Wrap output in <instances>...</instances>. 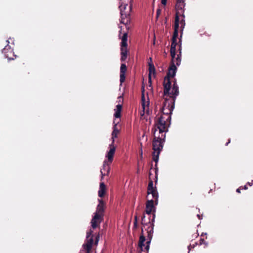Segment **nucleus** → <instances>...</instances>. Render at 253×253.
<instances>
[{"instance_id": "c9c22d12", "label": "nucleus", "mask_w": 253, "mask_h": 253, "mask_svg": "<svg viewBox=\"0 0 253 253\" xmlns=\"http://www.w3.org/2000/svg\"><path fill=\"white\" fill-rule=\"evenodd\" d=\"M99 236L98 235L96 237V239H95V244H97L98 240H99Z\"/></svg>"}, {"instance_id": "0eeeda50", "label": "nucleus", "mask_w": 253, "mask_h": 253, "mask_svg": "<svg viewBox=\"0 0 253 253\" xmlns=\"http://www.w3.org/2000/svg\"><path fill=\"white\" fill-rule=\"evenodd\" d=\"M127 6V4H125L123 7V5H121L119 6L121 11V23L124 24H127L130 22V12L131 9V5L129 6L128 11L126 12L125 9L126 7Z\"/></svg>"}, {"instance_id": "dca6fc26", "label": "nucleus", "mask_w": 253, "mask_h": 253, "mask_svg": "<svg viewBox=\"0 0 253 253\" xmlns=\"http://www.w3.org/2000/svg\"><path fill=\"white\" fill-rule=\"evenodd\" d=\"M179 17L177 14H175L174 25V32L173 36H178V29L179 27Z\"/></svg>"}, {"instance_id": "f03ea898", "label": "nucleus", "mask_w": 253, "mask_h": 253, "mask_svg": "<svg viewBox=\"0 0 253 253\" xmlns=\"http://www.w3.org/2000/svg\"><path fill=\"white\" fill-rule=\"evenodd\" d=\"M154 201L153 200H148L146 204L145 213L148 215V219H145V215H143L142 217L141 224L143 228H145L148 234V229L150 227L153 228V233L154 232V222L155 221V214L154 213L151 214L152 212H155V209L154 206Z\"/></svg>"}, {"instance_id": "58836bf2", "label": "nucleus", "mask_w": 253, "mask_h": 253, "mask_svg": "<svg viewBox=\"0 0 253 253\" xmlns=\"http://www.w3.org/2000/svg\"><path fill=\"white\" fill-rule=\"evenodd\" d=\"M197 217H198V218H199V219H202V218H201V216L200 215H199V214H197Z\"/></svg>"}, {"instance_id": "4c0bfd02", "label": "nucleus", "mask_w": 253, "mask_h": 253, "mask_svg": "<svg viewBox=\"0 0 253 253\" xmlns=\"http://www.w3.org/2000/svg\"><path fill=\"white\" fill-rule=\"evenodd\" d=\"M178 51H179V53H180V51L181 52V43H180V44L179 45Z\"/></svg>"}, {"instance_id": "4be33fe9", "label": "nucleus", "mask_w": 253, "mask_h": 253, "mask_svg": "<svg viewBox=\"0 0 253 253\" xmlns=\"http://www.w3.org/2000/svg\"><path fill=\"white\" fill-rule=\"evenodd\" d=\"M122 42L121 43V46L127 47V34L125 33L123 34L122 37Z\"/></svg>"}, {"instance_id": "a211bd4d", "label": "nucleus", "mask_w": 253, "mask_h": 253, "mask_svg": "<svg viewBox=\"0 0 253 253\" xmlns=\"http://www.w3.org/2000/svg\"><path fill=\"white\" fill-rule=\"evenodd\" d=\"M106 187L104 182H101L99 185V189L98 191V196L99 197H103L106 193Z\"/></svg>"}, {"instance_id": "9b49d317", "label": "nucleus", "mask_w": 253, "mask_h": 253, "mask_svg": "<svg viewBox=\"0 0 253 253\" xmlns=\"http://www.w3.org/2000/svg\"><path fill=\"white\" fill-rule=\"evenodd\" d=\"M185 6V4L183 0H177L176 4L175 5V9L176 10V12L175 14H177L179 16L183 17L185 18V15L184 14V7Z\"/></svg>"}, {"instance_id": "6e6552de", "label": "nucleus", "mask_w": 253, "mask_h": 253, "mask_svg": "<svg viewBox=\"0 0 253 253\" xmlns=\"http://www.w3.org/2000/svg\"><path fill=\"white\" fill-rule=\"evenodd\" d=\"M92 232L93 231L91 230L87 232L85 243L83 245V247L86 251V253H89L92 249L93 243V239L92 236Z\"/></svg>"}, {"instance_id": "20e7f679", "label": "nucleus", "mask_w": 253, "mask_h": 253, "mask_svg": "<svg viewBox=\"0 0 253 253\" xmlns=\"http://www.w3.org/2000/svg\"><path fill=\"white\" fill-rule=\"evenodd\" d=\"M146 237L147 238L146 239V237L143 234V229L142 228L141 229V233L139 237L138 245V247L140 248V251L141 252L145 250V253H148L150 249V245L153 238L152 227H150L149 229H148V235Z\"/></svg>"}, {"instance_id": "39448f33", "label": "nucleus", "mask_w": 253, "mask_h": 253, "mask_svg": "<svg viewBox=\"0 0 253 253\" xmlns=\"http://www.w3.org/2000/svg\"><path fill=\"white\" fill-rule=\"evenodd\" d=\"M98 201L99 204L97 206L96 212L91 221V226L93 229L99 226L103 220L105 204L102 199H99Z\"/></svg>"}, {"instance_id": "79ce46f5", "label": "nucleus", "mask_w": 253, "mask_h": 253, "mask_svg": "<svg viewBox=\"0 0 253 253\" xmlns=\"http://www.w3.org/2000/svg\"><path fill=\"white\" fill-rule=\"evenodd\" d=\"M230 142V139L228 140V142L226 144V145H227Z\"/></svg>"}, {"instance_id": "473e14b6", "label": "nucleus", "mask_w": 253, "mask_h": 253, "mask_svg": "<svg viewBox=\"0 0 253 253\" xmlns=\"http://www.w3.org/2000/svg\"><path fill=\"white\" fill-rule=\"evenodd\" d=\"M161 13V10L160 9H158L157 10V13H156V18L158 19L160 14Z\"/></svg>"}, {"instance_id": "2eb2a0df", "label": "nucleus", "mask_w": 253, "mask_h": 253, "mask_svg": "<svg viewBox=\"0 0 253 253\" xmlns=\"http://www.w3.org/2000/svg\"><path fill=\"white\" fill-rule=\"evenodd\" d=\"M127 71V67L125 64H122L120 68V81L121 84L124 83L126 79L125 74Z\"/></svg>"}, {"instance_id": "7ed1b4c3", "label": "nucleus", "mask_w": 253, "mask_h": 253, "mask_svg": "<svg viewBox=\"0 0 253 253\" xmlns=\"http://www.w3.org/2000/svg\"><path fill=\"white\" fill-rule=\"evenodd\" d=\"M162 115L156 121L155 126L160 129V132L164 131V129L168 128L170 124L171 115L173 110L162 108Z\"/></svg>"}, {"instance_id": "ddd939ff", "label": "nucleus", "mask_w": 253, "mask_h": 253, "mask_svg": "<svg viewBox=\"0 0 253 253\" xmlns=\"http://www.w3.org/2000/svg\"><path fill=\"white\" fill-rule=\"evenodd\" d=\"M109 162H107V160H105L103 162V169H101L100 172L102 175V179L103 176L105 175H108L110 170V165Z\"/></svg>"}, {"instance_id": "5701e85b", "label": "nucleus", "mask_w": 253, "mask_h": 253, "mask_svg": "<svg viewBox=\"0 0 253 253\" xmlns=\"http://www.w3.org/2000/svg\"><path fill=\"white\" fill-rule=\"evenodd\" d=\"M182 17V18L180 20V21L179 20V24H180V33H181V35H180V38H179V42H181L183 29L185 25L184 18H183V17Z\"/></svg>"}, {"instance_id": "f704fd0d", "label": "nucleus", "mask_w": 253, "mask_h": 253, "mask_svg": "<svg viewBox=\"0 0 253 253\" xmlns=\"http://www.w3.org/2000/svg\"><path fill=\"white\" fill-rule=\"evenodd\" d=\"M167 0H161V3L163 5H165L167 3Z\"/></svg>"}, {"instance_id": "f257e3e1", "label": "nucleus", "mask_w": 253, "mask_h": 253, "mask_svg": "<svg viewBox=\"0 0 253 253\" xmlns=\"http://www.w3.org/2000/svg\"><path fill=\"white\" fill-rule=\"evenodd\" d=\"M164 131L160 132L155 126L152 129V133H153L154 138L152 141L153 160L157 164L159 160V155L164 147L165 142L166 133L168 131V128H165Z\"/></svg>"}, {"instance_id": "393cba45", "label": "nucleus", "mask_w": 253, "mask_h": 253, "mask_svg": "<svg viewBox=\"0 0 253 253\" xmlns=\"http://www.w3.org/2000/svg\"><path fill=\"white\" fill-rule=\"evenodd\" d=\"M177 37H178L177 36H173L172 35L170 49H176V46L177 45Z\"/></svg>"}, {"instance_id": "b1692460", "label": "nucleus", "mask_w": 253, "mask_h": 253, "mask_svg": "<svg viewBox=\"0 0 253 253\" xmlns=\"http://www.w3.org/2000/svg\"><path fill=\"white\" fill-rule=\"evenodd\" d=\"M119 133V129L117 127V124H115L113 126V130L112 133V140H114L115 138L117 137L118 134Z\"/></svg>"}, {"instance_id": "1a4fd4ad", "label": "nucleus", "mask_w": 253, "mask_h": 253, "mask_svg": "<svg viewBox=\"0 0 253 253\" xmlns=\"http://www.w3.org/2000/svg\"><path fill=\"white\" fill-rule=\"evenodd\" d=\"M171 83L170 80V78H168V77H165L164 80L163 85H164V94L163 96H170L171 94V92L170 93L169 91L171 88Z\"/></svg>"}, {"instance_id": "bb28decb", "label": "nucleus", "mask_w": 253, "mask_h": 253, "mask_svg": "<svg viewBox=\"0 0 253 253\" xmlns=\"http://www.w3.org/2000/svg\"><path fill=\"white\" fill-rule=\"evenodd\" d=\"M170 55L171 56V63H174V58L175 57L176 55V49H170Z\"/></svg>"}, {"instance_id": "423d86ee", "label": "nucleus", "mask_w": 253, "mask_h": 253, "mask_svg": "<svg viewBox=\"0 0 253 253\" xmlns=\"http://www.w3.org/2000/svg\"><path fill=\"white\" fill-rule=\"evenodd\" d=\"M171 94V95L169 96V98H167V97L165 98V101L163 103L162 108L170 109V110H173L174 108L176 97L179 94L178 86L175 80L173 84Z\"/></svg>"}, {"instance_id": "9d476101", "label": "nucleus", "mask_w": 253, "mask_h": 253, "mask_svg": "<svg viewBox=\"0 0 253 253\" xmlns=\"http://www.w3.org/2000/svg\"><path fill=\"white\" fill-rule=\"evenodd\" d=\"M2 53L8 60H14L16 55L14 54L13 49L9 45H6L2 50Z\"/></svg>"}, {"instance_id": "6ab92c4d", "label": "nucleus", "mask_w": 253, "mask_h": 253, "mask_svg": "<svg viewBox=\"0 0 253 253\" xmlns=\"http://www.w3.org/2000/svg\"><path fill=\"white\" fill-rule=\"evenodd\" d=\"M149 66V83H151V74H155L156 70L153 62H148Z\"/></svg>"}, {"instance_id": "aec40b11", "label": "nucleus", "mask_w": 253, "mask_h": 253, "mask_svg": "<svg viewBox=\"0 0 253 253\" xmlns=\"http://www.w3.org/2000/svg\"><path fill=\"white\" fill-rule=\"evenodd\" d=\"M121 61L122 62L125 61L126 60L127 55V47H121Z\"/></svg>"}, {"instance_id": "a878e982", "label": "nucleus", "mask_w": 253, "mask_h": 253, "mask_svg": "<svg viewBox=\"0 0 253 253\" xmlns=\"http://www.w3.org/2000/svg\"><path fill=\"white\" fill-rule=\"evenodd\" d=\"M181 51H180V53L177 54V57L174 58V64L177 66H179L181 62Z\"/></svg>"}, {"instance_id": "f3484780", "label": "nucleus", "mask_w": 253, "mask_h": 253, "mask_svg": "<svg viewBox=\"0 0 253 253\" xmlns=\"http://www.w3.org/2000/svg\"><path fill=\"white\" fill-rule=\"evenodd\" d=\"M147 194H152L153 198L155 200V204H158V193L156 188L154 189H147Z\"/></svg>"}, {"instance_id": "4468645a", "label": "nucleus", "mask_w": 253, "mask_h": 253, "mask_svg": "<svg viewBox=\"0 0 253 253\" xmlns=\"http://www.w3.org/2000/svg\"><path fill=\"white\" fill-rule=\"evenodd\" d=\"M176 70L177 68L176 65L174 64V63H170V65L169 68L168 72L166 77H168V78H170L174 77L175 75Z\"/></svg>"}, {"instance_id": "7c9ffc66", "label": "nucleus", "mask_w": 253, "mask_h": 253, "mask_svg": "<svg viewBox=\"0 0 253 253\" xmlns=\"http://www.w3.org/2000/svg\"><path fill=\"white\" fill-rule=\"evenodd\" d=\"M6 42H7V45H9V43L14 44V40L13 39L9 38L8 40L6 41Z\"/></svg>"}, {"instance_id": "cd10ccee", "label": "nucleus", "mask_w": 253, "mask_h": 253, "mask_svg": "<svg viewBox=\"0 0 253 253\" xmlns=\"http://www.w3.org/2000/svg\"><path fill=\"white\" fill-rule=\"evenodd\" d=\"M156 188V187H153V182L152 180H150L149 182L147 189H154Z\"/></svg>"}, {"instance_id": "c03bdc74", "label": "nucleus", "mask_w": 253, "mask_h": 253, "mask_svg": "<svg viewBox=\"0 0 253 253\" xmlns=\"http://www.w3.org/2000/svg\"><path fill=\"white\" fill-rule=\"evenodd\" d=\"M167 18H166V21H165V23H167Z\"/></svg>"}, {"instance_id": "e433bc0d", "label": "nucleus", "mask_w": 253, "mask_h": 253, "mask_svg": "<svg viewBox=\"0 0 253 253\" xmlns=\"http://www.w3.org/2000/svg\"><path fill=\"white\" fill-rule=\"evenodd\" d=\"M242 186H240L239 188H238L236 190L237 192L240 193V190L242 189Z\"/></svg>"}, {"instance_id": "ea45409f", "label": "nucleus", "mask_w": 253, "mask_h": 253, "mask_svg": "<svg viewBox=\"0 0 253 253\" xmlns=\"http://www.w3.org/2000/svg\"><path fill=\"white\" fill-rule=\"evenodd\" d=\"M149 61H149L148 62H152V58H151V57H150V58H149Z\"/></svg>"}, {"instance_id": "f8f14e48", "label": "nucleus", "mask_w": 253, "mask_h": 253, "mask_svg": "<svg viewBox=\"0 0 253 253\" xmlns=\"http://www.w3.org/2000/svg\"><path fill=\"white\" fill-rule=\"evenodd\" d=\"M116 151V147L114 146V140H112L111 144L109 145V151L108 152L106 157L107 158V162L111 164L113 160L114 156Z\"/></svg>"}, {"instance_id": "c85d7f7f", "label": "nucleus", "mask_w": 253, "mask_h": 253, "mask_svg": "<svg viewBox=\"0 0 253 253\" xmlns=\"http://www.w3.org/2000/svg\"><path fill=\"white\" fill-rule=\"evenodd\" d=\"M142 106L143 110L144 111L145 110V97H144V95L143 94L142 95Z\"/></svg>"}, {"instance_id": "c756f323", "label": "nucleus", "mask_w": 253, "mask_h": 253, "mask_svg": "<svg viewBox=\"0 0 253 253\" xmlns=\"http://www.w3.org/2000/svg\"><path fill=\"white\" fill-rule=\"evenodd\" d=\"M137 216L135 215L134 221V228H137Z\"/></svg>"}, {"instance_id": "72a5a7b5", "label": "nucleus", "mask_w": 253, "mask_h": 253, "mask_svg": "<svg viewBox=\"0 0 253 253\" xmlns=\"http://www.w3.org/2000/svg\"><path fill=\"white\" fill-rule=\"evenodd\" d=\"M206 243H205V241L204 239H201L199 241V244L200 245H203V244H205Z\"/></svg>"}, {"instance_id": "2f4dec72", "label": "nucleus", "mask_w": 253, "mask_h": 253, "mask_svg": "<svg viewBox=\"0 0 253 253\" xmlns=\"http://www.w3.org/2000/svg\"><path fill=\"white\" fill-rule=\"evenodd\" d=\"M249 185L250 186H252V183H250V182H248L247 185H245L244 187H242V189H248V187H247V185Z\"/></svg>"}, {"instance_id": "412c9836", "label": "nucleus", "mask_w": 253, "mask_h": 253, "mask_svg": "<svg viewBox=\"0 0 253 253\" xmlns=\"http://www.w3.org/2000/svg\"><path fill=\"white\" fill-rule=\"evenodd\" d=\"M122 110V105L118 104L116 106V109H115V112L114 115L116 118H120L121 116V111Z\"/></svg>"}, {"instance_id": "a19ab883", "label": "nucleus", "mask_w": 253, "mask_h": 253, "mask_svg": "<svg viewBox=\"0 0 253 253\" xmlns=\"http://www.w3.org/2000/svg\"><path fill=\"white\" fill-rule=\"evenodd\" d=\"M118 99H119L120 100L121 99L123 100V97H122V96H119V97H118Z\"/></svg>"}, {"instance_id": "a18cd8bd", "label": "nucleus", "mask_w": 253, "mask_h": 253, "mask_svg": "<svg viewBox=\"0 0 253 253\" xmlns=\"http://www.w3.org/2000/svg\"><path fill=\"white\" fill-rule=\"evenodd\" d=\"M9 53V55H10V53H9V52H8ZM11 56H12V54H11Z\"/></svg>"}, {"instance_id": "37998d69", "label": "nucleus", "mask_w": 253, "mask_h": 253, "mask_svg": "<svg viewBox=\"0 0 253 253\" xmlns=\"http://www.w3.org/2000/svg\"><path fill=\"white\" fill-rule=\"evenodd\" d=\"M141 155H142V149L141 150Z\"/></svg>"}]
</instances>
